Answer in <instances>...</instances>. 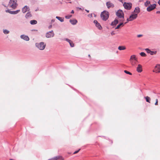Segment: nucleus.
<instances>
[{
    "label": "nucleus",
    "instance_id": "20e7f679",
    "mask_svg": "<svg viewBox=\"0 0 160 160\" xmlns=\"http://www.w3.org/2000/svg\"><path fill=\"white\" fill-rule=\"evenodd\" d=\"M138 17L137 14H132L127 19V22L125 23V24H126L127 22L129 21H132L135 19H136Z\"/></svg>",
    "mask_w": 160,
    "mask_h": 160
},
{
    "label": "nucleus",
    "instance_id": "37998d69",
    "mask_svg": "<svg viewBox=\"0 0 160 160\" xmlns=\"http://www.w3.org/2000/svg\"><path fill=\"white\" fill-rule=\"evenodd\" d=\"M74 13V11L73 10H72L71 12V13Z\"/></svg>",
    "mask_w": 160,
    "mask_h": 160
},
{
    "label": "nucleus",
    "instance_id": "f257e3e1",
    "mask_svg": "<svg viewBox=\"0 0 160 160\" xmlns=\"http://www.w3.org/2000/svg\"><path fill=\"white\" fill-rule=\"evenodd\" d=\"M109 12L106 11H103L101 14V17L102 19L106 21L109 17Z\"/></svg>",
    "mask_w": 160,
    "mask_h": 160
},
{
    "label": "nucleus",
    "instance_id": "39448f33",
    "mask_svg": "<svg viewBox=\"0 0 160 160\" xmlns=\"http://www.w3.org/2000/svg\"><path fill=\"white\" fill-rule=\"evenodd\" d=\"M36 45L38 49L41 50H43L46 47V44L43 42H41L39 43H36Z\"/></svg>",
    "mask_w": 160,
    "mask_h": 160
},
{
    "label": "nucleus",
    "instance_id": "5701e85b",
    "mask_svg": "<svg viewBox=\"0 0 160 160\" xmlns=\"http://www.w3.org/2000/svg\"><path fill=\"white\" fill-rule=\"evenodd\" d=\"M37 22L36 20H32L30 21V23L32 25H34L37 24Z\"/></svg>",
    "mask_w": 160,
    "mask_h": 160
},
{
    "label": "nucleus",
    "instance_id": "bb28decb",
    "mask_svg": "<svg viewBox=\"0 0 160 160\" xmlns=\"http://www.w3.org/2000/svg\"><path fill=\"white\" fill-rule=\"evenodd\" d=\"M150 4V1H147L146 2L144 3V5L146 7H147L148 5Z\"/></svg>",
    "mask_w": 160,
    "mask_h": 160
},
{
    "label": "nucleus",
    "instance_id": "9b49d317",
    "mask_svg": "<svg viewBox=\"0 0 160 160\" xmlns=\"http://www.w3.org/2000/svg\"><path fill=\"white\" fill-rule=\"evenodd\" d=\"M106 5L108 8L109 9L110 8H113L114 7V5L110 2H108L106 3Z\"/></svg>",
    "mask_w": 160,
    "mask_h": 160
},
{
    "label": "nucleus",
    "instance_id": "4c0bfd02",
    "mask_svg": "<svg viewBox=\"0 0 160 160\" xmlns=\"http://www.w3.org/2000/svg\"><path fill=\"white\" fill-rule=\"evenodd\" d=\"M142 36L143 35L142 34H139V35H137V37L138 38H140V37H142Z\"/></svg>",
    "mask_w": 160,
    "mask_h": 160
},
{
    "label": "nucleus",
    "instance_id": "e433bc0d",
    "mask_svg": "<svg viewBox=\"0 0 160 160\" xmlns=\"http://www.w3.org/2000/svg\"><path fill=\"white\" fill-rule=\"evenodd\" d=\"M80 150V149H79L77 151H75V152H74L73 153V154H76L77 153H78L79 151Z\"/></svg>",
    "mask_w": 160,
    "mask_h": 160
},
{
    "label": "nucleus",
    "instance_id": "f704fd0d",
    "mask_svg": "<svg viewBox=\"0 0 160 160\" xmlns=\"http://www.w3.org/2000/svg\"><path fill=\"white\" fill-rule=\"evenodd\" d=\"M72 17L71 15L66 16H65V18L67 19H69Z\"/></svg>",
    "mask_w": 160,
    "mask_h": 160
},
{
    "label": "nucleus",
    "instance_id": "b1692460",
    "mask_svg": "<svg viewBox=\"0 0 160 160\" xmlns=\"http://www.w3.org/2000/svg\"><path fill=\"white\" fill-rule=\"evenodd\" d=\"M55 160H58L62 158V156H58L54 157Z\"/></svg>",
    "mask_w": 160,
    "mask_h": 160
},
{
    "label": "nucleus",
    "instance_id": "49530a36",
    "mask_svg": "<svg viewBox=\"0 0 160 160\" xmlns=\"http://www.w3.org/2000/svg\"><path fill=\"white\" fill-rule=\"evenodd\" d=\"M60 160H64V158H62H62H61V159H60Z\"/></svg>",
    "mask_w": 160,
    "mask_h": 160
},
{
    "label": "nucleus",
    "instance_id": "423d86ee",
    "mask_svg": "<svg viewBox=\"0 0 160 160\" xmlns=\"http://www.w3.org/2000/svg\"><path fill=\"white\" fill-rule=\"evenodd\" d=\"M132 5V4L131 2H125L123 4L124 8L128 10H129L131 9Z\"/></svg>",
    "mask_w": 160,
    "mask_h": 160
},
{
    "label": "nucleus",
    "instance_id": "1a4fd4ad",
    "mask_svg": "<svg viewBox=\"0 0 160 160\" xmlns=\"http://www.w3.org/2000/svg\"><path fill=\"white\" fill-rule=\"evenodd\" d=\"M156 6V5L155 4L151 5L149 6L147 8V10L148 12H150L155 8Z\"/></svg>",
    "mask_w": 160,
    "mask_h": 160
},
{
    "label": "nucleus",
    "instance_id": "9d476101",
    "mask_svg": "<svg viewBox=\"0 0 160 160\" xmlns=\"http://www.w3.org/2000/svg\"><path fill=\"white\" fill-rule=\"evenodd\" d=\"M137 71L139 73L142 71V66L140 64H138L136 69Z\"/></svg>",
    "mask_w": 160,
    "mask_h": 160
},
{
    "label": "nucleus",
    "instance_id": "ddd939ff",
    "mask_svg": "<svg viewBox=\"0 0 160 160\" xmlns=\"http://www.w3.org/2000/svg\"><path fill=\"white\" fill-rule=\"evenodd\" d=\"M140 8L139 7H138L135 8L133 12L132 13H136V14H138L140 12Z\"/></svg>",
    "mask_w": 160,
    "mask_h": 160
},
{
    "label": "nucleus",
    "instance_id": "ea45409f",
    "mask_svg": "<svg viewBox=\"0 0 160 160\" xmlns=\"http://www.w3.org/2000/svg\"><path fill=\"white\" fill-rule=\"evenodd\" d=\"M52 27V25H49L48 27V28H51Z\"/></svg>",
    "mask_w": 160,
    "mask_h": 160
},
{
    "label": "nucleus",
    "instance_id": "f3484780",
    "mask_svg": "<svg viewBox=\"0 0 160 160\" xmlns=\"http://www.w3.org/2000/svg\"><path fill=\"white\" fill-rule=\"evenodd\" d=\"M118 20L117 19H115L114 20V21H113L112 22L111 25L112 26L116 25L118 23Z\"/></svg>",
    "mask_w": 160,
    "mask_h": 160
},
{
    "label": "nucleus",
    "instance_id": "58836bf2",
    "mask_svg": "<svg viewBox=\"0 0 160 160\" xmlns=\"http://www.w3.org/2000/svg\"><path fill=\"white\" fill-rule=\"evenodd\" d=\"M48 160H55L54 157L48 159Z\"/></svg>",
    "mask_w": 160,
    "mask_h": 160
},
{
    "label": "nucleus",
    "instance_id": "393cba45",
    "mask_svg": "<svg viewBox=\"0 0 160 160\" xmlns=\"http://www.w3.org/2000/svg\"><path fill=\"white\" fill-rule=\"evenodd\" d=\"M145 98L146 101L147 102H148L149 103H150V101L151 100V99L149 97L147 96L146 97H145Z\"/></svg>",
    "mask_w": 160,
    "mask_h": 160
},
{
    "label": "nucleus",
    "instance_id": "cd10ccee",
    "mask_svg": "<svg viewBox=\"0 0 160 160\" xmlns=\"http://www.w3.org/2000/svg\"><path fill=\"white\" fill-rule=\"evenodd\" d=\"M56 18L58 19V20L60 21L61 22H63L64 21L63 19L62 18H61L57 16Z\"/></svg>",
    "mask_w": 160,
    "mask_h": 160
},
{
    "label": "nucleus",
    "instance_id": "2f4dec72",
    "mask_svg": "<svg viewBox=\"0 0 160 160\" xmlns=\"http://www.w3.org/2000/svg\"><path fill=\"white\" fill-rule=\"evenodd\" d=\"M124 72L126 74H129L130 75H132V73H131L130 72H128L127 70H124Z\"/></svg>",
    "mask_w": 160,
    "mask_h": 160
},
{
    "label": "nucleus",
    "instance_id": "0eeeda50",
    "mask_svg": "<svg viewBox=\"0 0 160 160\" xmlns=\"http://www.w3.org/2000/svg\"><path fill=\"white\" fill-rule=\"evenodd\" d=\"M54 33L53 31L47 32L46 34V37L47 38H49L54 37Z\"/></svg>",
    "mask_w": 160,
    "mask_h": 160
},
{
    "label": "nucleus",
    "instance_id": "de8ad7c7",
    "mask_svg": "<svg viewBox=\"0 0 160 160\" xmlns=\"http://www.w3.org/2000/svg\"><path fill=\"white\" fill-rule=\"evenodd\" d=\"M157 13H160V11H157Z\"/></svg>",
    "mask_w": 160,
    "mask_h": 160
},
{
    "label": "nucleus",
    "instance_id": "2eb2a0df",
    "mask_svg": "<svg viewBox=\"0 0 160 160\" xmlns=\"http://www.w3.org/2000/svg\"><path fill=\"white\" fill-rule=\"evenodd\" d=\"M130 62L132 66H135L138 62V59H135L134 60H132L130 61Z\"/></svg>",
    "mask_w": 160,
    "mask_h": 160
},
{
    "label": "nucleus",
    "instance_id": "a18cd8bd",
    "mask_svg": "<svg viewBox=\"0 0 160 160\" xmlns=\"http://www.w3.org/2000/svg\"><path fill=\"white\" fill-rule=\"evenodd\" d=\"M86 10V11H87V12L88 13V12H89V10Z\"/></svg>",
    "mask_w": 160,
    "mask_h": 160
},
{
    "label": "nucleus",
    "instance_id": "72a5a7b5",
    "mask_svg": "<svg viewBox=\"0 0 160 160\" xmlns=\"http://www.w3.org/2000/svg\"><path fill=\"white\" fill-rule=\"evenodd\" d=\"M145 50L148 53H150L151 51L150 49L148 48H146Z\"/></svg>",
    "mask_w": 160,
    "mask_h": 160
},
{
    "label": "nucleus",
    "instance_id": "c85d7f7f",
    "mask_svg": "<svg viewBox=\"0 0 160 160\" xmlns=\"http://www.w3.org/2000/svg\"><path fill=\"white\" fill-rule=\"evenodd\" d=\"M140 54L142 57H146V54L144 52H141Z\"/></svg>",
    "mask_w": 160,
    "mask_h": 160
},
{
    "label": "nucleus",
    "instance_id": "412c9836",
    "mask_svg": "<svg viewBox=\"0 0 160 160\" xmlns=\"http://www.w3.org/2000/svg\"><path fill=\"white\" fill-rule=\"evenodd\" d=\"M118 48L119 50H122L126 49V48L125 46H119Z\"/></svg>",
    "mask_w": 160,
    "mask_h": 160
},
{
    "label": "nucleus",
    "instance_id": "6e6552de",
    "mask_svg": "<svg viewBox=\"0 0 160 160\" xmlns=\"http://www.w3.org/2000/svg\"><path fill=\"white\" fill-rule=\"evenodd\" d=\"M153 72L156 73L160 72V64H157L153 70Z\"/></svg>",
    "mask_w": 160,
    "mask_h": 160
},
{
    "label": "nucleus",
    "instance_id": "7ed1b4c3",
    "mask_svg": "<svg viewBox=\"0 0 160 160\" xmlns=\"http://www.w3.org/2000/svg\"><path fill=\"white\" fill-rule=\"evenodd\" d=\"M17 0H10L9 2L8 5L12 8L15 9L17 5Z\"/></svg>",
    "mask_w": 160,
    "mask_h": 160
},
{
    "label": "nucleus",
    "instance_id": "a211bd4d",
    "mask_svg": "<svg viewBox=\"0 0 160 160\" xmlns=\"http://www.w3.org/2000/svg\"><path fill=\"white\" fill-rule=\"evenodd\" d=\"M66 40L69 43V44L71 47H72L74 46V44L72 43V42L70 40L67 39H66Z\"/></svg>",
    "mask_w": 160,
    "mask_h": 160
},
{
    "label": "nucleus",
    "instance_id": "7c9ffc66",
    "mask_svg": "<svg viewBox=\"0 0 160 160\" xmlns=\"http://www.w3.org/2000/svg\"><path fill=\"white\" fill-rule=\"evenodd\" d=\"M3 32L5 34H7L9 33V31L7 30H3Z\"/></svg>",
    "mask_w": 160,
    "mask_h": 160
},
{
    "label": "nucleus",
    "instance_id": "c03bdc74",
    "mask_svg": "<svg viewBox=\"0 0 160 160\" xmlns=\"http://www.w3.org/2000/svg\"><path fill=\"white\" fill-rule=\"evenodd\" d=\"M158 3L159 4V5H160V0H159L158 1Z\"/></svg>",
    "mask_w": 160,
    "mask_h": 160
},
{
    "label": "nucleus",
    "instance_id": "a878e982",
    "mask_svg": "<svg viewBox=\"0 0 160 160\" xmlns=\"http://www.w3.org/2000/svg\"><path fill=\"white\" fill-rule=\"evenodd\" d=\"M123 26V23H121L119 25H118L117 27L115 28V29H118L120 28L121 26Z\"/></svg>",
    "mask_w": 160,
    "mask_h": 160
},
{
    "label": "nucleus",
    "instance_id": "a19ab883",
    "mask_svg": "<svg viewBox=\"0 0 160 160\" xmlns=\"http://www.w3.org/2000/svg\"><path fill=\"white\" fill-rule=\"evenodd\" d=\"M10 11H10L9 10H6V12H9H9H10Z\"/></svg>",
    "mask_w": 160,
    "mask_h": 160
},
{
    "label": "nucleus",
    "instance_id": "f03ea898",
    "mask_svg": "<svg viewBox=\"0 0 160 160\" xmlns=\"http://www.w3.org/2000/svg\"><path fill=\"white\" fill-rule=\"evenodd\" d=\"M117 16L119 18H121L120 21L123 22L124 21V14L122 10H118L116 12Z\"/></svg>",
    "mask_w": 160,
    "mask_h": 160
},
{
    "label": "nucleus",
    "instance_id": "f8f14e48",
    "mask_svg": "<svg viewBox=\"0 0 160 160\" xmlns=\"http://www.w3.org/2000/svg\"><path fill=\"white\" fill-rule=\"evenodd\" d=\"M94 23H95V25L99 29H101L102 28V27L101 26L100 24V23H98V21L96 20H94Z\"/></svg>",
    "mask_w": 160,
    "mask_h": 160
},
{
    "label": "nucleus",
    "instance_id": "4be33fe9",
    "mask_svg": "<svg viewBox=\"0 0 160 160\" xmlns=\"http://www.w3.org/2000/svg\"><path fill=\"white\" fill-rule=\"evenodd\" d=\"M136 59H137V58H136V56L134 55H133L131 56L129 60L130 61H131L132 60H135Z\"/></svg>",
    "mask_w": 160,
    "mask_h": 160
},
{
    "label": "nucleus",
    "instance_id": "c756f323",
    "mask_svg": "<svg viewBox=\"0 0 160 160\" xmlns=\"http://www.w3.org/2000/svg\"><path fill=\"white\" fill-rule=\"evenodd\" d=\"M31 16V14L29 13H28L26 14V18H28L29 17H30Z\"/></svg>",
    "mask_w": 160,
    "mask_h": 160
},
{
    "label": "nucleus",
    "instance_id": "79ce46f5",
    "mask_svg": "<svg viewBox=\"0 0 160 160\" xmlns=\"http://www.w3.org/2000/svg\"><path fill=\"white\" fill-rule=\"evenodd\" d=\"M111 34L112 35H113L114 34V33L113 32H112L111 33Z\"/></svg>",
    "mask_w": 160,
    "mask_h": 160
},
{
    "label": "nucleus",
    "instance_id": "473e14b6",
    "mask_svg": "<svg viewBox=\"0 0 160 160\" xmlns=\"http://www.w3.org/2000/svg\"><path fill=\"white\" fill-rule=\"evenodd\" d=\"M156 53H157L156 51L153 52V51H151L150 54L151 55H153V54H156Z\"/></svg>",
    "mask_w": 160,
    "mask_h": 160
},
{
    "label": "nucleus",
    "instance_id": "6ab92c4d",
    "mask_svg": "<svg viewBox=\"0 0 160 160\" xmlns=\"http://www.w3.org/2000/svg\"><path fill=\"white\" fill-rule=\"evenodd\" d=\"M70 22L71 24L73 25H75L77 22V21L76 19L70 20Z\"/></svg>",
    "mask_w": 160,
    "mask_h": 160
},
{
    "label": "nucleus",
    "instance_id": "dca6fc26",
    "mask_svg": "<svg viewBox=\"0 0 160 160\" xmlns=\"http://www.w3.org/2000/svg\"><path fill=\"white\" fill-rule=\"evenodd\" d=\"M29 9L28 7H27V6L24 7L23 8H22V11L23 13H25Z\"/></svg>",
    "mask_w": 160,
    "mask_h": 160
},
{
    "label": "nucleus",
    "instance_id": "c9c22d12",
    "mask_svg": "<svg viewBox=\"0 0 160 160\" xmlns=\"http://www.w3.org/2000/svg\"><path fill=\"white\" fill-rule=\"evenodd\" d=\"M158 99H156V102H155V105H158Z\"/></svg>",
    "mask_w": 160,
    "mask_h": 160
},
{
    "label": "nucleus",
    "instance_id": "8fccbe9b",
    "mask_svg": "<svg viewBox=\"0 0 160 160\" xmlns=\"http://www.w3.org/2000/svg\"><path fill=\"white\" fill-rule=\"evenodd\" d=\"M79 9L80 10H81V8H79Z\"/></svg>",
    "mask_w": 160,
    "mask_h": 160
},
{
    "label": "nucleus",
    "instance_id": "aec40b11",
    "mask_svg": "<svg viewBox=\"0 0 160 160\" xmlns=\"http://www.w3.org/2000/svg\"><path fill=\"white\" fill-rule=\"evenodd\" d=\"M20 11V10H17V11H11L9 12V13H10L11 14H16L17 13H18Z\"/></svg>",
    "mask_w": 160,
    "mask_h": 160
},
{
    "label": "nucleus",
    "instance_id": "4468645a",
    "mask_svg": "<svg viewBox=\"0 0 160 160\" xmlns=\"http://www.w3.org/2000/svg\"><path fill=\"white\" fill-rule=\"evenodd\" d=\"M20 37L22 39L27 41H28L29 40V37L28 36L24 35H21Z\"/></svg>",
    "mask_w": 160,
    "mask_h": 160
},
{
    "label": "nucleus",
    "instance_id": "09e8293b",
    "mask_svg": "<svg viewBox=\"0 0 160 160\" xmlns=\"http://www.w3.org/2000/svg\"><path fill=\"white\" fill-rule=\"evenodd\" d=\"M88 57H89V58H91V56H90V55H88Z\"/></svg>",
    "mask_w": 160,
    "mask_h": 160
}]
</instances>
